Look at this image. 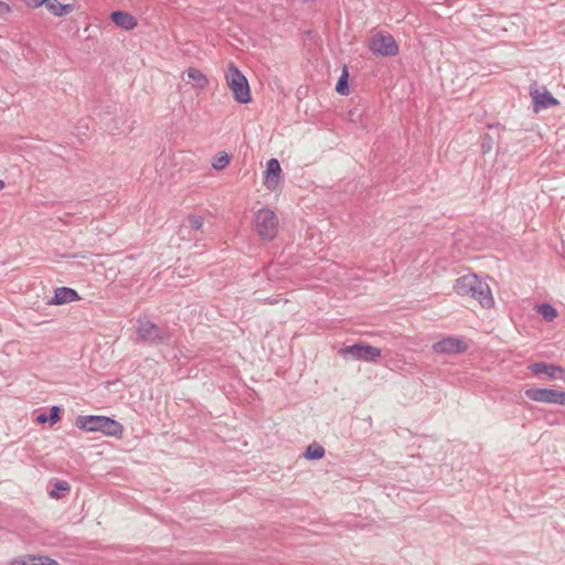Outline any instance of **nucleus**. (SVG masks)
<instances>
[{"label":"nucleus","instance_id":"obj_6","mask_svg":"<svg viewBox=\"0 0 565 565\" xmlns=\"http://www.w3.org/2000/svg\"><path fill=\"white\" fill-rule=\"evenodd\" d=\"M524 394L529 399L534 402L565 406V391L531 387L525 390Z\"/></svg>","mask_w":565,"mask_h":565},{"label":"nucleus","instance_id":"obj_9","mask_svg":"<svg viewBox=\"0 0 565 565\" xmlns=\"http://www.w3.org/2000/svg\"><path fill=\"white\" fill-rule=\"evenodd\" d=\"M437 353L456 354L467 350V344L459 338L448 337L433 344Z\"/></svg>","mask_w":565,"mask_h":565},{"label":"nucleus","instance_id":"obj_5","mask_svg":"<svg viewBox=\"0 0 565 565\" xmlns=\"http://www.w3.org/2000/svg\"><path fill=\"white\" fill-rule=\"evenodd\" d=\"M278 218L269 209H262L255 214V230L263 239H273L277 235Z\"/></svg>","mask_w":565,"mask_h":565},{"label":"nucleus","instance_id":"obj_12","mask_svg":"<svg viewBox=\"0 0 565 565\" xmlns=\"http://www.w3.org/2000/svg\"><path fill=\"white\" fill-rule=\"evenodd\" d=\"M281 172L280 163L277 159H270L267 161L265 171V185L269 190H274L278 183L279 175Z\"/></svg>","mask_w":565,"mask_h":565},{"label":"nucleus","instance_id":"obj_10","mask_svg":"<svg viewBox=\"0 0 565 565\" xmlns=\"http://www.w3.org/2000/svg\"><path fill=\"white\" fill-rule=\"evenodd\" d=\"M467 296L476 299L483 308H490L494 303L489 285L479 278L477 279V284L473 288H471V292Z\"/></svg>","mask_w":565,"mask_h":565},{"label":"nucleus","instance_id":"obj_13","mask_svg":"<svg viewBox=\"0 0 565 565\" xmlns=\"http://www.w3.org/2000/svg\"><path fill=\"white\" fill-rule=\"evenodd\" d=\"M110 19L118 28L126 31H130L137 25L136 18L125 11H114L110 14Z\"/></svg>","mask_w":565,"mask_h":565},{"label":"nucleus","instance_id":"obj_17","mask_svg":"<svg viewBox=\"0 0 565 565\" xmlns=\"http://www.w3.org/2000/svg\"><path fill=\"white\" fill-rule=\"evenodd\" d=\"M45 7L55 17H64L73 11L71 4H62L57 0H46Z\"/></svg>","mask_w":565,"mask_h":565},{"label":"nucleus","instance_id":"obj_1","mask_svg":"<svg viewBox=\"0 0 565 565\" xmlns=\"http://www.w3.org/2000/svg\"><path fill=\"white\" fill-rule=\"evenodd\" d=\"M78 429L85 431H102L107 436H119L122 433V425L106 416H78L75 420Z\"/></svg>","mask_w":565,"mask_h":565},{"label":"nucleus","instance_id":"obj_8","mask_svg":"<svg viewBox=\"0 0 565 565\" xmlns=\"http://www.w3.org/2000/svg\"><path fill=\"white\" fill-rule=\"evenodd\" d=\"M530 96L533 102V109L539 113L542 109H547L557 106L559 102L552 96V94L543 87L537 88L535 85L530 87Z\"/></svg>","mask_w":565,"mask_h":565},{"label":"nucleus","instance_id":"obj_15","mask_svg":"<svg viewBox=\"0 0 565 565\" xmlns=\"http://www.w3.org/2000/svg\"><path fill=\"white\" fill-rule=\"evenodd\" d=\"M79 297L77 292L68 287H61L55 289L54 298L51 303L64 305L77 300Z\"/></svg>","mask_w":565,"mask_h":565},{"label":"nucleus","instance_id":"obj_18","mask_svg":"<svg viewBox=\"0 0 565 565\" xmlns=\"http://www.w3.org/2000/svg\"><path fill=\"white\" fill-rule=\"evenodd\" d=\"M61 418V408L58 406H52L50 408V414L42 413L36 416V423L45 424L50 423V425L56 424Z\"/></svg>","mask_w":565,"mask_h":565},{"label":"nucleus","instance_id":"obj_14","mask_svg":"<svg viewBox=\"0 0 565 565\" xmlns=\"http://www.w3.org/2000/svg\"><path fill=\"white\" fill-rule=\"evenodd\" d=\"M478 276L475 274H467L456 279L454 290L459 296H467L471 292V288L477 284Z\"/></svg>","mask_w":565,"mask_h":565},{"label":"nucleus","instance_id":"obj_19","mask_svg":"<svg viewBox=\"0 0 565 565\" xmlns=\"http://www.w3.org/2000/svg\"><path fill=\"white\" fill-rule=\"evenodd\" d=\"M186 76L195 83L198 88H204L207 86L209 81L206 76L199 70L190 67L186 71Z\"/></svg>","mask_w":565,"mask_h":565},{"label":"nucleus","instance_id":"obj_20","mask_svg":"<svg viewBox=\"0 0 565 565\" xmlns=\"http://www.w3.org/2000/svg\"><path fill=\"white\" fill-rule=\"evenodd\" d=\"M537 312L546 320V321H553L556 316V309L551 306L550 303H542L537 307Z\"/></svg>","mask_w":565,"mask_h":565},{"label":"nucleus","instance_id":"obj_25","mask_svg":"<svg viewBox=\"0 0 565 565\" xmlns=\"http://www.w3.org/2000/svg\"><path fill=\"white\" fill-rule=\"evenodd\" d=\"M189 227L194 231H199L203 226V218L198 215H190L188 217Z\"/></svg>","mask_w":565,"mask_h":565},{"label":"nucleus","instance_id":"obj_4","mask_svg":"<svg viewBox=\"0 0 565 565\" xmlns=\"http://www.w3.org/2000/svg\"><path fill=\"white\" fill-rule=\"evenodd\" d=\"M136 333L141 341L152 344L168 343L170 341V333L154 324L149 320L137 321Z\"/></svg>","mask_w":565,"mask_h":565},{"label":"nucleus","instance_id":"obj_22","mask_svg":"<svg viewBox=\"0 0 565 565\" xmlns=\"http://www.w3.org/2000/svg\"><path fill=\"white\" fill-rule=\"evenodd\" d=\"M324 456V448L320 445H310L305 451L307 459H321Z\"/></svg>","mask_w":565,"mask_h":565},{"label":"nucleus","instance_id":"obj_2","mask_svg":"<svg viewBox=\"0 0 565 565\" xmlns=\"http://www.w3.org/2000/svg\"><path fill=\"white\" fill-rule=\"evenodd\" d=\"M226 82L234 98L241 104H246L250 100V90L246 77L243 73L232 63L226 72Z\"/></svg>","mask_w":565,"mask_h":565},{"label":"nucleus","instance_id":"obj_24","mask_svg":"<svg viewBox=\"0 0 565 565\" xmlns=\"http://www.w3.org/2000/svg\"><path fill=\"white\" fill-rule=\"evenodd\" d=\"M228 162H230L228 156L226 153H223L214 159L212 166L216 170H222L228 164Z\"/></svg>","mask_w":565,"mask_h":565},{"label":"nucleus","instance_id":"obj_28","mask_svg":"<svg viewBox=\"0 0 565 565\" xmlns=\"http://www.w3.org/2000/svg\"><path fill=\"white\" fill-rule=\"evenodd\" d=\"M4 188V182L0 180V191Z\"/></svg>","mask_w":565,"mask_h":565},{"label":"nucleus","instance_id":"obj_11","mask_svg":"<svg viewBox=\"0 0 565 565\" xmlns=\"http://www.w3.org/2000/svg\"><path fill=\"white\" fill-rule=\"evenodd\" d=\"M530 370L535 374H545L548 379L565 382V369L558 365L536 362L530 366Z\"/></svg>","mask_w":565,"mask_h":565},{"label":"nucleus","instance_id":"obj_27","mask_svg":"<svg viewBox=\"0 0 565 565\" xmlns=\"http://www.w3.org/2000/svg\"><path fill=\"white\" fill-rule=\"evenodd\" d=\"M11 11V8L8 3L0 1V14H7Z\"/></svg>","mask_w":565,"mask_h":565},{"label":"nucleus","instance_id":"obj_16","mask_svg":"<svg viewBox=\"0 0 565 565\" xmlns=\"http://www.w3.org/2000/svg\"><path fill=\"white\" fill-rule=\"evenodd\" d=\"M12 565H60V564L55 559H52L47 556L28 555L21 559L13 561Z\"/></svg>","mask_w":565,"mask_h":565},{"label":"nucleus","instance_id":"obj_21","mask_svg":"<svg viewBox=\"0 0 565 565\" xmlns=\"http://www.w3.org/2000/svg\"><path fill=\"white\" fill-rule=\"evenodd\" d=\"M348 78H349V72L348 68L344 66L342 74L337 83L335 90L340 95H348L349 94V86H348Z\"/></svg>","mask_w":565,"mask_h":565},{"label":"nucleus","instance_id":"obj_3","mask_svg":"<svg viewBox=\"0 0 565 565\" xmlns=\"http://www.w3.org/2000/svg\"><path fill=\"white\" fill-rule=\"evenodd\" d=\"M339 354L344 359L376 362L381 356V349L365 342H358L352 345L341 348L339 350Z\"/></svg>","mask_w":565,"mask_h":565},{"label":"nucleus","instance_id":"obj_23","mask_svg":"<svg viewBox=\"0 0 565 565\" xmlns=\"http://www.w3.org/2000/svg\"><path fill=\"white\" fill-rule=\"evenodd\" d=\"M58 491H70V484L66 481H56L54 489L50 492L52 498H60Z\"/></svg>","mask_w":565,"mask_h":565},{"label":"nucleus","instance_id":"obj_26","mask_svg":"<svg viewBox=\"0 0 565 565\" xmlns=\"http://www.w3.org/2000/svg\"><path fill=\"white\" fill-rule=\"evenodd\" d=\"M25 6L32 9L40 8L42 6H45L46 0H22Z\"/></svg>","mask_w":565,"mask_h":565},{"label":"nucleus","instance_id":"obj_7","mask_svg":"<svg viewBox=\"0 0 565 565\" xmlns=\"http://www.w3.org/2000/svg\"><path fill=\"white\" fill-rule=\"evenodd\" d=\"M370 50L382 56H395L398 53V45L392 35L377 33L370 41Z\"/></svg>","mask_w":565,"mask_h":565}]
</instances>
